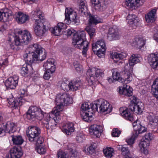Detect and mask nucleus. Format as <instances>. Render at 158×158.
<instances>
[{"label":"nucleus","mask_w":158,"mask_h":158,"mask_svg":"<svg viewBox=\"0 0 158 158\" xmlns=\"http://www.w3.org/2000/svg\"><path fill=\"white\" fill-rule=\"evenodd\" d=\"M26 52L23 55L24 58L25 60L31 63L35 61H43L46 56L45 50L43 51L41 46L36 44L27 48Z\"/></svg>","instance_id":"obj_1"},{"label":"nucleus","mask_w":158,"mask_h":158,"mask_svg":"<svg viewBox=\"0 0 158 158\" xmlns=\"http://www.w3.org/2000/svg\"><path fill=\"white\" fill-rule=\"evenodd\" d=\"M55 102L57 106L52 110L53 114L56 115H60V111L65 106L72 104L73 99L69 94L66 93H60L58 94L56 97Z\"/></svg>","instance_id":"obj_2"},{"label":"nucleus","mask_w":158,"mask_h":158,"mask_svg":"<svg viewBox=\"0 0 158 158\" xmlns=\"http://www.w3.org/2000/svg\"><path fill=\"white\" fill-rule=\"evenodd\" d=\"M14 36L15 45L10 44L11 48L14 50H17L18 46L28 44L32 39L30 32L26 30L18 31Z\"/></svg>","instance_id":"obj_3"},{"label":"nucleus","mask_w":158,"mask_h":158,"mask_svg":"<svg viewBox=\"0 0 158 158\" xmlns=\"http://www.w3.org/2000/svg\"><path fill=\"white\" fill-rule=\"evenodd\" d=\"M85 32L81 31L75 34L73 37V44L75 48L82 49L83 55H86L88 49V42L85 40Z\"/></svg>","instance_id":"obj_4"},{"label":"nucleus","mask_w":158,"mask_h":158,"mask_svg":"<svg viewBox=\"0 0 158 158\" xmlns=\"http://www.w3.org/2000/svg\"><path fill=\"white\" fill-rule=\"evenodd\" d=\"M124 77L122 78L120 76V74L116 69H113L111 71L112 73V77L115 81H118L123 83L127 84L130 82L132 80L131 74L132 69L127 64H125L124 66Z\"/></svg>","instance_id":"obj_5"},{"label":"nucleus","mask_w":158,"mask_h":158,"mask_svg":"<svg viewBox=\"0 0 158 158\" xmlns=\"http://www.w3.org/2000/svg\"><path fill=\"white\" fill-rule=\"evenodd\" d=\"M59 120L60 115L53 114L52 111L50 113L47 114L46 118L43 120L42 123L48 130L52 131L54 129V127L59 122Z\"/></svg>","instance_id":"obj_6"},{"label":"nucleus","mask_w":158,"mask_h":158,"mask_svg":"<svg viewBox=\"0 0 158 158\" xmlns=\"http://www.w3.org/2000/svg\"><path fill=\"white\" fill-rule=\"evenodd\" d=\"M44 112L39 108L35 106H31L27 113V119L35 121L36 119L41 120L44 116Z\"/></svg>","instance_id":"obj_7"},{"label":"nucleus","mask_w":158,"mask_h":158,"mask_svg":"<svg viewBox=\"0 0 158 158\" xmlns=\"http://www.w3.org/2000/svg\"><path fill=\"white\" fill-rule=\"evenodd\" d=\"M48 22L46 21L36 20L33 27L35 34L38 36H44L48 31L47 27L49 28Z\"/></svg>","instance_id":"obj_8"},{"label":"nucleus","mask_w":158,"mask_h":158,"mask_svg":"<svg viewBox=\"0 0 158 158\" xmlns=\"http://www.w3.org/2000/svg\"><path fill=\"white\" fill-rule=\"evenodd\" d=\"M86 74L88 81L91 85L102 77L103 73L100 69L93 68L88 69Z\"/></svg>","instance_id":"obj_9"},{"label":"nucleus","mask_w":158,"mask_h":158,"mask_svg":"<svg viewBox=\"0 0 158 158\" xmlns=\"http://www.w3.org/2000/svg\"><path fill=\"white\" fill-rule=\"evenodd\" d=\"M65 21L69 23L70 22L74 23L78 25L79 23V20L77 18L76 12L71 8H66L65 12Z\"/></svg>","instance_id":"obj_10"},{"label":"nucleus","mask_w":158,"mask_h":158,"mask_svg":"<svg viewBox=\"0 0 158 158\" xmlns=\"http://www.w3.org/2000/svg\"><path fill=\"white\" fill-rule=\"evenodd\" d=\"M27 135L29 141L34 142L36 138L40 136V129L36 126H30L26 131Z\"/></svg>","instance_id":"obj_11"},{"label":"nucleus","mask_w":158,"mask_h":158,"mask_svg":"<svg viewBox=\"0 0 158 158\" xmlns=\"http://www.w3.org/2000/svg\"><path fill=\"white\" fill-rule=\"evenodd\" d=\"M107 38L110 41L119 40L120 38V35L118 29L114 27L110 28L107 34Z\"/></svg>","instance_id":"obj_12"},{"label":"nucleus","mask_w":158,"mask_h":158,"mask_svg":"<svg viewBox=\"0 0 158 158\" xmlns=\"http://www.w3.org/2000/svg\"><path fill=\"white\" fill-rule=\"evenodd\" d=\"M19 79V76L16 75L9 78L5 82L6 86L11 89H15L18 85Z\"/></svg>","instance_id":"obj_13"},{"label":"nucleus","mask_w":158,"mask_h":158,"mask_svg":"<svg viewBox=\"0 0 158 158\" xmlns=\"http://www.w3.org/2000/svg\"><path fill=\"white\" fill-rule=\"evenodd\" d=\"M99 108L100 111L102 112H106V114L110 113L112 110L111 106L110 104L106 101L100 99Z\"/></svg>","instance_id":"obj_14"},{"label":"nucleus","mask_w":158,"mask_h":158,"mask_svg":"<svg viewBox=\"0 0 158 158\" xmlns=\"http://www.w3.org/2000/svg\"><path fill=\"white\" fill-rule=\"evenodd\" d=\"M95 9L98 11H102L106 9V5L103 0H91Z\"/></svg>","instance_id":"obj_15"},{"label":"nucleus","mask_w":158,"mask_h":158,"mask_svg":"<svg viewBox=\"0 0 158 158\" xmlns=\"http://www.w3.org/2000/svg\"><path fill=\"white\" fill-rule=\"evenodd\" d=\"M23 152L20 146H15L10 150L11 158H20L22 156Z\"/></svg>","instance_id":"obj_16"},{"label":"nucleus","mask_w":158,"mask_h":158,"mask_svg":"<svg viewBox=\"0 0 158 158\" xmlns=\"http://www.w3.org/2000/svg\"><path fill=\"white\" fill-rule=\"evenodd\" d=\"M129 109L132 112H134L137 114H140L144 110V105L142 102L132 104L129 106Z\"/></svg>","instance_id":"obj_17"},{"label":"nucleus","mask_w":158,"mask_h":158,"mask_svg":"<svg viewBox=\"0 0 158 158\" xmlns=\"http://www.w3.org/2000/svg\"><path fill=\"white\" fill-rule=\"evenodd\" d=\"M102 131V127L100 125L96 124L91 125L89 129L90 134L97 138L100 137Z\"/></svg>","instance_id":"obj_18"},{"label":"nucleus","mask_w":158,"mask_h":158,"mask_svg":"<svg viewBox=\"0 0 158 158\" xmlns=\"http://www.w3.org/2000/svg\"><path fill=\"white\" fill-rule=\"evenodd\" d=\"M79 4L78 13L84 16L88 15L87 7L85 0H78Z\"/></svg>","instance_id":"obj_19"},{"label":"nucleus","mask_w":158,"mask_h":158,"mask_svg":"<svg viewBox=\"0 0 158 158\" xmlns=\"http://www.w3.org/2000/svg\"><path fill=\"white\" fill-rule=\"evenodd\" d=\"M120 111L122 116L125 119L131 122L133 120L132 112L129 109V107L121 108L120 109Z\"/></svg>","instance_id":"obj_20"},{"label":"nucleus","mask_w":158,"mask_h":158,"mask_svg":"<svg viewBox=\"0 0 158 158\" xmlns=\"http://www.w3.org/2000/svg\"><path fill=\"white\" fill-rule=\"evenodd\" d=\"M148 61L153 69L156 68L158 67V53L150 54L148 56Z\"/></svg>","instance_id":"obj_21"},{"label":"nucleus","mask_w":158,"mask_h":158,"mask_svg":"<svg viewBox=\"0 0 158 158\" xmlns=\"http://www.w3.org/2000/svg\"><path fill=\"white\" fill-rule=\"evenodd\" d=\"M144 2V0H126L125 5L128 8L138 7L142 5Z\"/></svg>","instance_id":"obj_22"},{"label":"nucleus","mask_w":158,"mask_h":158,"mask_svg":"<svg viewBox=\"0 0 158 158\" xmlns=\"http://www.w3.org/2000/svg\"><path fill=\"white\" fill-rule=\"evenodd\" d=\"M31 16L33 18H35V21L36 20L46 21L44 18V14L39 8L32 11L31 13Z\"/></svg>","instance_id":"obj_23"},{"label":"nucleus","mask_w":158,"mask_h":158,"mask_svg":"<svg viewBox=\"0 0 158 158\" xmlns=\"http://www.w3.org/2000/svg\"><path fill=\"white\" fill-rule=\"evenodd\" d=\"M20 73L23 76H31L33 73L31 66L27 64L23 65L20 70Z\"/></svg>","instance_id":"obj_24"},{"label":"nucleus","mask_w":158,"mask_h":158,"mask_svg":"<svg viewBox=\"0 0 158 158\" xmlns=\"http://www.w3.org/2000/svg\"><path fill=\"white\" fill-rule=\"evenodd\" d=\"M132 89L129 86L126 85H124L122 89L119 87L118 92L121 94L128 97L131 96L133 94Z\"/></svg>","instance_id":"obj_25"},{"label":"nucleus","mask_w":158,"mask_h":158,"mask_svg":"<svg viewBox=\"0 0 158 158\" xmlns=\"http://www.w3.org/2000/svg\"><path fill=\"white\" fill-rule=\"evenodd\" d=\"M62 131L68 135H71L74 131V124L72 123H68L63 125Z\"/></svg>","instance_id":"obj_26"},{"label":"nucleus","mask_w":158,"mask_h":158,"mask_svg":"<svg viewBox=\"0 0 158 158\" xmlns=\"http://www.w3.org/2000/svg\"><path fill=\"white\" fill-rule=\"evenodd\" d=\"M29 17L27 15L20 12H18L16 15V20L19 24H23L28 21Z\"/></svg>","instance_id":"obj_27"},{"label":"nucleus","mask_w":158,"mask_h":158,"mask_svg":"<svg viewBox=\"0 0 158 158\" xmlns=\"http://www.w3.org/2000/svg\"><path fill=\"white\" fill-rule=\"evenodd\" d=\"M156 9H153L145 15V19L148 23H152L155 21L156 19Z\"/></svg>","instance_id":"obj_28"},{"label":"nucleus","mask_w":158,"mask_h":158,"mask_svg":"<svg viewBox=\"0 0 158 158\" xmlns=\"http://www.w3.org/2000/svg\"><path fill=\"white\" fill-rule=\"evenodd\" d=\"M137 16L135 15L129 14L127 17V20L128 23L134 28L138 25V21L136 19Z\"/></svg>","instance_id":"obj_29"},{"label":"nucleus","mask_w":158,"mask_h":158,"mask_svg":"<svg viewBox=\"0 0 158 158\" xmlns=\"http://www.w3.org/2000/svg\"><path fill=\"white\" fill-rule=\"evenodd\" d=\"M6 131L9 133H13L16 131V126L15 124L11 122H7L4 125Z\"/></svg>","instance_id":"obj_30"},{"label":"nucleus","mask_w":158,"mask_h":158,"mask_svg":"<svg viewBox=\"0 0 158 158\" xmlns=\"http://www.w3.org/2000/svg\"><path fill=\"white\" fill-rule=\"evenodd\" d=\"M10 12H0V21L3 22L9 21L12 19V12L10 11Z\"/></svg>","instance_id":"obj_31"},{"label":"nucleus","mask_w":158,"mask_h":158,"mask_svg":"<svg viewBox=\"0 0 158 158\" xmlns=\"http://www.w3.org/2000/svg\"><path fill=\"white\" fill-rule=\"evenodd\" d=\"M43 66L46 70H49L51 71V73H53L55 71V67L54 62L50 59H49L44 63Z\"/></svg>","instance_id":"obj_32"},{"label":"nucleus","mask_w":158,"mask_h":158,"mask_svg":"<svg viewBox=\"0 0 158 158\" xmlns=\"http://www.w3.org/2000/svg\"><path fill=\"white\" fill-rule=\"evenodd\" d=\"M150 144V142L145 140L141 141L139 144V146L141 149L142 152L145 155H147L148 153L147 148L149 146Z\"/></svg>","instance_id":"obj_33"},{"label":"nucleus","mask_w":158,"mask_h":158,"mask_svg":"<svg viewBox=\"0 0 158 158\" xmlns=\"http://www.w3.org/2000/svg\"><path fill=\"white\" fill-rule=\"evenodd\" d=\"M148 118L152 128L155 129L158 127V116L154 117L150 115Z\"/></svg>","instance_id":"obj_34"},{"label":"nucleus","mask_w":158,"mask_h":158,"mask_svg":"<svg viewBox=\"0 0 158 158\" xmlns=\"http://www.w3.org/2000/svg\"><path fill=\"white\" fill-rule=\"evenodd\" d=\"M11 137L12 138V140L14 144L19 146L23 143L24 141L22 137L20 135H11Z\"/></svg>","instance_id":"obj_35"},{"label":"nucleus","mask_w":158,"mask_h":158,"mask_svg":"<svg viewBox=\"0 0 158 158\" xmlns=\"http://www.w3.org/2000/svg\"><path fill=\"white\" fill-rule=\"evenodd\" d=\"M127 56V54L125 53H117L115 52L112 56V58L114 61L117 63L126 57Z\"/></svg>","instance_id":"obj_36"},{"label":"nucleus","mask_w":158,"mask_h":158,"mask_svg":"<svg viewBox=\"0 0 158 158\" xmlns=\"http://www.w3.org/2000/svg\"><path fill=\"white\" fill-rule=\"evenodd\" d=\"M70 86V90L73 91H76L81 87V83L79 81H71L69 83Z\"/></svg>","instance_id":"obj_37"},{"label":"nucleus","mask_w":158,"mask_h":158,"mask_svg":"<svg viewBox=\"0 0 158 158\" xmlns=\"http://www.w3.org/2000/svg\"><path fill=\"white\" fill-rule=\"evenodd\" d=\"M139 61V58L138 55L133 54L131 55L129 59V64H127L132 69V66H134L136 64L138 63Z\"/></svg>","instance_id":"obj_38"},{"label":"nucleus","mask_w":158,"mask_h":158,"mask_svg":"<svg viewBox=\"0 0 158 158\" xmlns=\"http://www.w3.org/2000/svg\"><path fill=\"white\" fill-rule=\"evenodd\" d=\"M92 112H83L81 114V117L84 121L89 122L93 119Z\"/></svg>","instance_id":"obj_39"},{"label":"nucleus","mask_w":158,"mask_h":158,"mask_svg":"<svg viewBox=\"0 0 158 158\" xmlns=\"http://www.w3.org/2000/svg\"><path fill=\"white\" fill-rule=\"evenodd\" d=\"M88 15H89V25H96L97 24L100 23V22L99 20V18L97 16L92 15L88 13V15H86L85 16H86Z\"/></svg>","instance_id":"obj_40"},{"label":"nucleus","mask_w":158,"mask_h":158,"mask_svg":"<svg viewBox=\"0 0 158 158\" xmlns=\"http://www.w3.org/2000/svg\"><path fill=\"white\" fill-rule=\"evenodd\" d=\"M100 105L99 99L97 100L94 103H90V108L89 109V112H92V114L94 111H98V105L99 106Z\"/></svg>","instance_id":"obj_41"},{"label":"nucleus","mask_w":158,"mask_h":158,"mask_svg":"<svg viewBox=\"0 0 158 158\" xmlns=\"http://www.w3.org/2000/svg\"><path fill=\"white\" fill-rule=\"evenodd\" d=\"M118 149H120L122 152V154L124 156H130V151L128 147L126 145H123L121 147L120 146L117 147Z\"/></svg>","instance_id":"obj_42"},{"label":"nucleus","mask_w":158,"mask_h":158,"mask_svg":"<svg viewBox=\"0 0 158 158\" xmlns=\"http://www.w3.org/2000/svg\"><path fill=\"white\" fill-rule=\"evenodd\" d=\"M92 48L95 47L97 49H106V45L104 40H101L97 41L95 43H93L92 44Z\"/></svg>","instance_id":"obj_43"},{"label":"nucleus","mask_w":158,"mask_h":158,"mask_svg":"<svg viewBox=\"0 0 158 158\" xmlns=\"http://www.w3.org/2000/svg\"><path fill=\"white\" fill-rule=\"evenodd\" d=\"M151 93L154 95L158 93V78H156L153 83L152 86Z\"/></svg>","instance_id":"obj_44"},{"label":"nucleus","mask_w":158,"mask_h":158,"mask_svg":"<svg viewBox=\"0 0 158 158\" xmlns=\"http://www.w3.org/2000/svg\"><path fill=\"white\" fill-rule=\"evenodd\" d=\"M103 49V50L101 49H97L95 47H94V48H92V50L94 54H96L100 58L104 56L105 54L106 49Z\"/></svg>","instance_id":"obj_45"},{"label":"nucleus","mask_w":158,"mask_h":158,"mask_svg":"<svg viewBox=\"0 0 158 158\" xmlns=\"http://www.w3.org/2000/svg\"><path fill=\"white\" fill-rule=\"evenodd\" d=\"M113 149L111 148H107L103 150L105 156L108 158H110L113 156Z\"/></svg>","instance_id":"obj_46"},{"label":"nucleus","mask_w":158,"mask_h":158,"mask_svg":"<svg viewBox=\"0 0 158 158\" xmlns=\"http://www.w3.org/2000/svg\"><path fill=\"white\" fill-rule=\"evenodd\" d=\"M135 46L139 49H141L144 46L145 44V41L141 39H137L134 42Z\"/></svg>","instance_id":"obj_47"},{"label":"nucleus","mask_w":158,"mask_h":158,"mask_svg":"<svg viewBox=\"0 0 158 158\" xmlns=\"http://www.w3.org/2000/svg\"><path fill=\"white\" fill-rule=\"evenodd\" d=\"M85 30L91 38L95 35V29L89 26L86 27Z\"/></svg>","instance_id":"obj_48"},{"label":"nucleus","mask_w":158,"mask_h":158,"mask_svg":"<svg viewBox=\"0 0 158 158\" xmlns=\"http://www.w3.org/2000/svg\"><path fill=\"white\" fill-rule=\"evenodd\" d=\"M147 131V128L144 126H142L140 124L138 126L137 128L135 129L136 134L137 135L139 134L142 133L143 132L146 131Z\"/></svg>","instance_id":"obj_49"},{"label":"nucleus","mask_w":158,"mask_h":158,"mask_svg":"<svg viewBox=\"0 0 158 158\" xmlns=\"http://www.w3.org/2000/svg\"><path fill=\"white\" fill-rule=\"evenodd\" d=\"M90 102H86L82 104L81 106V109L82 112H88L90 107Z\"/></svg>","instance_id":"obj_50"},{"label":"nucleus","mask_w":158,"mask_h":158,"mask_svg":"<svg viewBox=\"0 0 158 158\" xmlns=\"http://www.w3.org/2000/svg\"><path fill=\"white\" fill-rule=\"evenodd\" d=\"M71 146V144H69L68 145V149L69 150H70V157L71 158H75L77 157L78 156L77 152L73 149L72 148L70 147Z\"/></svg>","instance_id":"obj_51"},{"label":"nucleus","mask_w":158,"mask_h":158,"mask_svg":"<svg viewBox=\"0 0 158 158\" xmlns=\"http://www.w3.org/2000/svg\"><path fill=\"white\" fill-rule=\"evenodd\" d=\"M69 82H65L63 81L61 85V87L62 89L65 91H68L70 90V86L69 85Z\"/></svg>","instance_id":"obj_52"},{"label":"nucleus","mask_w":158,"mask_h":158,"mask_svg":"<svg viewBox=\"0 0 158 158\" xmlns=\"http://www.w3.org/2000/svg\"><path fill=\"white\" fill-rule=\"evenodd\" d=\"M58 158H69L67 153L61 150H59L57 153Z\"/></svg>","instance_id":"obj_53"},{"label":"nucleus","mask_w":158,"mask_h":158,"mask_svg":"<svg viewBox=\"0 0 158 158\" xmlns=\"http://www.w3.org/2000/svg\"><path fill=\"white\" fill-rule=\"evenodd\" d=\"M50 30L56 36H58L61 34V30L58 28L57 26L54 27L53 28H51Z\"/></svg>","instance_id":"obj_54"},{"label":"nucleus","mask_w":158,"mask_h":158,"mask_svg":"<svg viewBox=\"0 0 158 158\" xmlns=\"http://www.w3.org/2000/svg\"><path fill=\"white\" fill-rule=\"evenodd\" d=\"M36 150L38 153L40 154H44L46 152V150L43 147L42 145H37Z\"/></svg>","instance_id":"obj_55"},{"label":"nucleus","mask_w":158,"mask_h":158,"mask_svg":"<svg viewBox=\"0 0 158 158\" xmlns=\"http://www.w3.org/2000/svg\"><path fill=\"white\" fill-rule=\"evenodd\" d=\"M23 101L22 98L20 97V98H18L16 101H15L12 107L15 108V109L18 106H21L22 105Z\"/></svg>","instance_id":"obj_56"},{"label":"nucleus","mask_w":158,"mask_h":158,"mask_svg":"<svg viewBox=\"0 0 158 158\" xmlns=\"http://www.w3.org/2000/svg\"><path fill=\"white\" fill-rule=\"evenodd\" d=\"M113 10L112 8H109L103 14L102 17L104 18H107L110 14L112 13Z\"/></svg>","instance_id":"obj_57"},{"label":"nucleus","mask_w":158,"mask_h":158,"mask_svg":"<svg viewBox=\"0 0 158 158\" xmlns=\"http://www.w3.org/2000/svg\"><path fill=\"white\" fill-rule=\"evenodd\" d=\"M85 137L84 135L82 133H79L77 134L76 137V140L78 142H81L85 139Z\"/></svg>","instance_id":"obj_58"},{"label":"nucleus","mask_w":158,"mask_h":158,"mask_svg":"<svg viewBox=\"0 0 158 158\" xmlns=\"http://www.w3.org/2000/svg\"><path fill=\"white\" fill-rule=\"evenodd\" d=\"M121 132V131L118 129H114L112 131V135L113 137H118L120 134Z\"/></svg>","instance_id":"obj_59"},{"label":"nucleus","mask_w":158,"mask_h":158,"mask_svg":"<svg viewBox=\"0 0 158 158\" xmlns=\"http://www.w3.org/2000/svg\"><path fill=\"white\" fill-rule=\"evenodd\" d=\"M74 67L76 71L78 72H80L82 70V66L79 64L77 62L74 63Z\"/></svg>","instance_id":"obj_60"},{"label":"nucleus","mask_w":158,"mask_h":158,"mask_svg":"<svg viewBox=\"0 0 158 158\" xmlns=\"http://www.w3.org/2000/svg\"><path fill=\"white\" fill-rule=\"evenodd\" d=\"M53 73H51V71L49 70H46V72L44 73V78L45 80H48L51 77L52 74Z\"/></svg>","instance_id":"obj_61"},{"label":"nucleus","mask_w":158,"mask_h":158,"mask_svg":"<svg viewBox=\"0 0 158 158\" xmlns=\"http://www.w3.org/2000/svg\"><path fill=\"white\" fill-rule=\"evenodd\" d=\"M57 26L62 31H63L67 28L66 25L62 23H58Z\"/></svg>","instance_id":"obj_62"},{"label":"nucleus","mask_w":158,"mask_h":158,"mask_svg":"<svg viewBox=\"0 0 158 158\" xmlns=\"http://www.w3.org/2000/svg\"><path fill=\"white\" fill-rule=\"evenodd\" d=\"M36 142V146L37 145H42V144L44 142V139L43 138L41 137L40 135L39 137L36 138V139L34 141Z\"/></svg>","instance_id":"obj_63"},{"label":"nucleus","mask_w":158,"mask_h":158,"mask_svg":"<svg viewBox=\"0 0 158 158\" xmlns=\"http://www.w3.org/2000/svg\"><path fill=\"white\" fill-rule=\"evenodd\" d=\"M96 146L94 144H92L88 148H87V150L89 154H92L94 152Z\"/></svg>","instance_id":"obj_64"}]
</instances>
